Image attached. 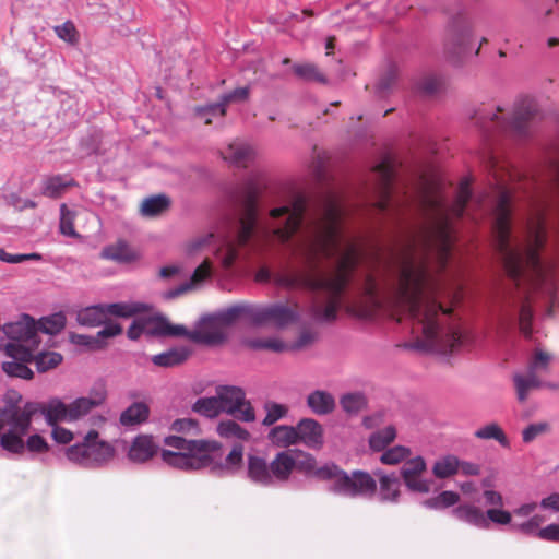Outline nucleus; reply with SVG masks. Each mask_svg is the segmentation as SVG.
<instances>
[{
    "label": "nucleus",
    "instance_id": "obj_43",
    "mask_svg": "<svg viewBox=\"0 0 559 559\" xmlns=\"http://www.w3.org/2000/svg\"><path fill=\"white\" fill-rule=\"evenodd\" d=\"M242 455L243 447L241 444L234 445L229 454L226 456L225 462L221 465L214 466L213 471L219 475L233 474L237 468H239L242 462Z\"/></svg>",
    "mask_w": 559,
    "mask_h": 559
},
{
    "label": "nucleus",
    "instance_id": "obj_35",
    "mask_svg": "<svg viewBox=\"0 0 559 559\" xmlns=\"http://www.w3.org/2000/svg\"><path fill=\"white\" fill-rule=\"evenodd\" d=\"M307 405L317 415H328L334 411L336 402L330 392L316 390L308 394Z\"/></svg>",
    "mask_w": 559,
    "mask_h": 559
},
{
    "label": "nucleus",
    "instance_id": "obj_55",
    "mask_svg": "<svg viewBox=\"0 0 559 559\" xmlns=\"http://www.w3.org/2000/svg\"><path fill=\"white\" fill-rule=\"evenodd\" d=\"M341 406L347 414H357L366 405V399L362 393H346L340 400Z\"/></svg>",
    "mask_w": 559,
    "mask_h": 559
},
{
    "label": "nucleus",
    "instance_id": "obj_34",
    "mask_svg": "<svg viewBox=\"0 0 559 559\" xmlns=\"http://www.w3.org/2000/svg\"><path fill=\"white\" fill-rule=\"evenodd\" d=\"M191 350L186 346L169 348L160 354L154 355L151 361L158 367L170 368L185 362L190 356Z\"/></svg>",
    "mask_w": 559,
    "mask_h": 559
},
{
    "label": "nucleus",
    "instance_id": "obj_16",
    "mask_svg": "<svg viewBox=\"0 0 559 559\" xmlns=\"http://www.w3.org/2000/svg\"><path fill=\"white\" fill-rule=\"evenodd\" d=\"M213 453H187L174 452L171 450L162 451V460L169 466L183 469L195 471L209 466L212 463Z\"/></svg>",
    "mask_w": 559,
    "mask_h": 559
},
{
    "label": "nucleus",
    "instance_id": "obj_38",
    "mask_svg": "<svg viewBox=\"0 0 559 559\" xmlns=\"http://www.w3.org/2000/svg\"><path fill=\"white\" fill-rule=\"evenodd\" d=\"M170 199L166 194H155L145 198L140 206V213L144 217H155L170 207Z\"/></svg>",
    "mask_w": 559,
    "mask_h": 559
},
{
    "label": "nucleus",
    "instance_id": "obj_27",
    "mask_svg": "<svg viewBox=\"0 0 559 559\" xmlns=\"http://www.w3.org/2000/svg\"><path fill=\"white\" fill-rule=\"evenodd\" d=\"M296 467L295 455L290 451H283L275 455L270 463L272 484L286 481Z\"/></svg>",
    "mask_w": 559,
    "mask_h": 559
},
{
    "label": "nucleus",
    "instance_id": "obj_58",
    "mask_svg": "<svg viewBox=\"0 0 559 559\" xmlns=\"http://www.w3.org/2000/svg\"><path fill=\"white\" fill-rule=\"evenodd\" d=\"M486 519L488 523V528L490 527L491 523L498 524V525H510L513 524L515 521H512V512L503 510L502 507L500 508H489L486 511Z\"/></svg>",
    "mask_w": 559,
    "mask_h": 559
},
{
    "label": "nucleus",
    "instance_id": "obj_11",
    "mask_svg": "<svg viewBox=\"0 0 559 559\" xmlns=\"http://www.w3.org/2000/svg\"><path fill=\"white\" fill-rule=\"evenodd\" d=\"M173 336H185L198 344L219 345L227 340V332L217 314L213 313L203 317L192 331L186 328L185 333Z\"/></svg>",
    "mask_w": 559,
    "mask_h": 559
},
{
    "label": "nucleus",
    "instance_id": "obj_20",
    "mask_svg": "<svg viewBox=\"0 0 559 559\" xmlns=\"http://www.w3.org/2000/svg\"><path fill=\"white\" fill-rule=\"evenodd\" d=\"M224 160L236 167H248L253 163L257 152L247 141L236 139L231 141L222 152Z\"/></svg>",
    "mask_w": 559,
    "mask_h": 559
},
{
    "label": "nucleus",
    "instance_id": "obj_10",
    "mask_svg": "<svg viewBox=\"0 0 559 559\" xmlns=\"http://www.w3.org/2000/svg\"><path fill=\"white\" fill-rule=\"evenodd\" d=\"M217 397L223 412L231 415L238 420L251 423L255 419L254 409L241 388L226 385L217 390Z\"/></svg>",
    "mask_w": 559,
    "mask_h": 559
},
{
    "label": "nucleus",
    "instance_id": "obj_51",
    "mask_svg": "<svg viewBox=\"0 0 559 559\" xmlns=\"http://www.w3.org/2000/svg\"><path fill=\"white\" fill-rule=\"evenodd\" d=\"M217 432L223 438H233L238 440H248L250 433L234 420H223L217 426Z\"/></svg>",
    "mask_w": 559,
    "mask_h": 559
},
{
    "label": "nucleus",
    "instance_id": "obj_24",
    "mask_svg": "<svg viewBox=\"0 0 559 559\" xmlns=\"http://www.w3.org/2000/svg\"><path fill=\"white\" fill-rule=\"evenodd\" d=\"M212 264L206 259L200 264L191 275L190 281L183 282L175 288L168 289L163 294V297L167 300L177 298L189 290L193 289L198 285H201L204 281L211 277Z\"/></svg>",
    "mask_w": 559,
    "mask_h": 559
},
{
    "label": "nucleus",
    "instance_id": "obj_15",
    "mask_svg": "<svg viewBox=\"0 0 559 559\" xmlns=\"http://www.w3.org/2000/svg\"><path fill=\"white\" fill-rule=\"evenodd\" d=\"M373 174L378 180L379 198L376 201V206L379 211H389L393 204V180L394 171L389 160H382L373 168Z\"/></svg>",
    "mask_w": 559,
    "mask_h": 559
},
{
    "label": "nucleus",
    "instance_id": "obj_45",
    "mask_svg": "<svg viewBox=\"0 0 559 559\" xmlns=\"http://www.w3.org/2000/svg\"><path fill=\"white\" fill-rule=\"evenodd\" d=\"M66 316L62 312H56L43 317L37 323L38 333L43 332L49 335L58 334L66 326Z\"/></svg>",
    "mask_w": 559,
    "mask_h": 559
},
{
    "label": "nucleus",
    "instance_id": "obj_29",
    "mask_svg": "<svg viewBox=\"0 0 559 559\" xmlns=\"http://www.w3.org/2000/svg\"><path fill=\"white\" fill-rule=\"evenodd\" d=\"M247 475L248 478L254 484L261 486L273 485L270 464L263 457L257 455L248 456Z\"/></svg>",
    "mask_w": 559,
    "mask_h": 559
},
{
    "label": "nucleus",
    "instance_id": "obj_62",
    "mask_svg": "<svg viewBox=\"0 0 559 559\" xmlns=\"http://www.w3.org/2000/svg\"><path fill=\"white\" fill-rule=\"evenodd\" d=\"M171 430L175 432L182 433H193L197 435L199 432L198 423L192 418H180L176 419L171 424Z\"/></svg>",
    "mask_w": 559,
    "mask_h": 559
},
{
    "label": "nucleus",
    "instance_id": "obj_60",
    "mask_svg": "<svg viewBox=\"0 0 559 559\" xmlns=\"http://www.w3.org/2000/svg\"><path fill=\"white\" fill-rule=\"evenodd\" d=\"M397 78V68L390 64L377 84V92L380 96L391 91Z\"/></svg>",
    "mask_w": 559,
    "mask_h": 559
},
{
    "label": "nucleus",
    "instance_id": "obj_64",
    "mask_svg": "<svg viewBox=\"0 0 559 559\" xmlns=\"http://www.w3.org/2000/svg\"><path fill=\"white\" fill-rule=\"evenodd\" d=\"M547 430L548 424L546 423L531 424L522 431L523 442L530 443Z\"/></svg>",
    "mask_w": 559,
    "mask_h": 559
},
{
    "label": "nucleus",
    "instance_id": "obj_57",
    "mask_svg": "<svg viewBox=\"0 0 559 559\" xmlns=\"http://www.w3.org/2000/svg\"><path fill=\"white\" fill-rule=\"evenodd\" d=\"M215 313L217 314L218 320H221L225 328H227L237 321L242 320V302L234 304Z\"/></svg>",
    "mask_w": 559,
    "mask_h": 559
},
{
    "label": "nucleus",
    "instance_id": "obj_49",
    "mask_svg": "<svg viewBox=\"0 0 559 559\" xmlns=\"http://www.w3.org/2000/svg\"><path fill=\"white\" fill-rule=\"evenodd\" d=\"M264 305L242 302V320L253 326L265 325Z\"/></svg>",
    "mask_w": 559,
    "mask_h": 559
},
{
    "label": "nucleus",
    "instance_id": "obj_56",
    "mask_svg": "<svg viewBox=\"0 0 559 559\" xmlns=\"http://www.w3.org/2000/svg\"><path fill=\"white\" fill-rule=\"evenodd\" d=\"M411 455V450L403 445H395L384 451L380 456V462L388 465L399 464Z\"/></svg>",
    "mask_w": 559,
    "mask_h": 559
},
{
    "label": "nucleus",
    "instance_id": "obj_54",
    "mask_svg": "<svg viewBox=\"0 0 559 559\" xmlns=\"http://www.w3.org/2000/svg\"><path fill=\"white\" fill-rule=\"evenodd\" d=\"M75 212L70 210L64 203L60 205V233L67 237L76 238L79 234L74 228Z\"/></svg>",
    "mask_w": 559,
    "mask_h": 559
},
{
    "label": "nucleus",
    "instance_id": "obj_52",
    "mask_svg": "<svg viewBox=\"0 0 559 559\" xmlns=\"http://www.w3.org/2000/svg\"><path fill=\"white\" fill-rule=\"evenodd\" d=\"M545 521L543 515L532 514L526 521L514 522L511 524L513 532L522 533L524 535L536 536L540 528V524Z\"/></svg>",
    "mask_w": 559,
    "mask_h": 559
},
{
    "label": "nucleus",
    "instance_id": "obj_25",
    "mask_svg": "<svg viewBox=\"0 0 559 559\" xmlns=\"http://www.w3.org/2000/svg\"><path fill=\"white\" fill-rule=\"evenodd\" d=\"M297 443L301 442L308 448L318 449L323 444L322 426L314 419H301L296 426Z\"/></svg>",
    "mask_w": 559,
    "mask_h": 559
},
{
    "label": "nucleus",
    "instance_id": "obj_28",
    "mask_svg": "<svg viewBox=\"0 0 559 559\" xmlns=\"http://www.w3.org/2000/svg\"><path fill=\"white\" fill-rule=\"evenodd\" d=\"M379 478V498L383 502L395 503L400 498V477L395 473L386 474L377 469L373 472Z\"/></svg>",
    "mask_w": 559,
    "mask_h": 559
},
{
    "label": "nucleus",
    "instance_id": "obj_5",
    "mask_svg": "<svg viewBox=\"0 0 559 559\" xmlns=\"http://www.w3.org/2000/svg\"><path fill=\"white\" fill-rule=\"evenodd\" d=\"M501 107L496 110H478L475 114V124L485 138L489 139L495 133H510L516 136L527 134L528 121L535 115L536 107L531 98L518 100L512 110V117L504 119L500 116Z\"/></svg>",
    "mask_w": 559,
    "mask_h": 559
},
{
    "label": "nucleus",
    "instance_id": "obj_1",
    "mask_svg": "<svg viewBox=\"0 0 559 559\" xmlns=\"http://www.w3.org/2000/svg\"><path fill=\"white\" fill-rule=\"evenodd\" d=\"M260 190L257 177L246 179L238 188L234 198L240 213L231 230L219 238L215 257L228 270L238 259L240 248L258 252L273 239L287 243L299 231L289 243V250L302 270L273 273L267 266H261L255 273V281H273L286 289L323 292L326 304L313 302L311 314L320 322L334 321L360 258L356 245L341 230L343 206L340 197L331 191L324 192L307 211L306 197L293 191L283 205L271 210L269 223L264 225L259 222Z\"/></svg>",
    "mask_w": 559,
    "mask_h": 559
},
{
    "label": "nucleus",
    "instance_id": "obj_30",
    "mask_svg": "<svg viewBox=\"0 0 559 559\" xmlns=\"http://www.w3.org/2000/svg\"><path fill=\"white\" fill-rule=\"evenodd\" d=\"M102 257L118 263H130L139 259V253L126 240L120 239L116 243L106 246Z\"/></svg>",
    "mask_w": 559,
    "mask_h": 559
},
{
    "label": "nucleus",
    "instance_id": "obj_3",
    "mask_svg": "<svg viewBox=\"0 0 559 559\" xmlns=\"http://www.w3.org/2000/svg\"><path fill=\"white\" fill-rule=\"evenodd\" d=\"M486 212H492L496 247L508 276L520 285L528 272L542 276L543 267L539 249L546 240V223L542 210H537L525 225V238L512 246L511 236V202L512 194L503 185L495 187L491 195L477 201Z\"/></svg>",
    "mask_w": 559,
    "mask_h": 559
},
{
    "label": "nucleus",
    "instance_id": "obj_48",
    "mask_svg": "<svg viewBox=\"0 0 559 559\" xmlns=\"http://www.w3.org/2000/svg\"><path fill=\"white\" fill-rule=\"evenodd\" d=\"M396 437V430L393 426H388L378 430L369 437V445L373 451H383Z\"/></svg>",
    "mask_w": 559,
    "mask_h": 559
},
{
    "label": "nucleus",
    "instance_id": "obj_41",
    "mask_svg": "<svg viewBox=\"0 0 559 559\" xmlns=\"http://www.w3.org/2000/svg\"><path fill=\"white\" fill-rule=\"evenodd\" d=\"M459 468V457L448 454L435 462L432 473L437 478L444 479L457 474Z\"/></svg>",
    "mask_w": 559,
    "mask_h": 559
},
{
    "label": "nucleus",
    "instance_id": "obj_39",
    "mask_svg": "<svg viewBox=\"0 0 559 559\" xmlns=\"http://www.w3.org/2000/svg\"><path fill=\"white\" fill-rule=\"evenodd\" d=\"M150 415L148 406L143 402H134L120 415V424L124 427L144 423Z\"/></svg>",
    "mask_w": 559,
    "mask_h": 559
},
{
    "label": "nucleus",
    "instance_id": "obj_31",
    "mask_svg": "<svg viewBox=\"0 0 559 559\" xmlns=\"http://www.w3.org/2000/svg\"><path fill=\"white\" fill-rule=\"evenodd\" d=\"M41 414L50 426H55L58 421L71 423L69 404L61 399L53 397L40 406Z\"/></svg>",
    "mask_w": 559,
    "mask_h": 559
},
{
    "label": "nucleus",
    "instance_id": "obj_17",
    "mask_svg": "<svg viewBox=\"0 0 559 559\" xmlns=\"http://www.w3.org/2000/svg\"><path fill=\"white\" fill-rule=\"evenodd\" d=\"M106 390L104 385L94 388L90 396L78 397L69 404L70 419L72 421L81 420L90 415L92 411L100 406L106 400Z\"/></svg>",
    "mask_w": 559,
    "mask_h": 559
},
{
    "label": "nucleus",
    "instance_id": "obj_8",
    "mask_svg": "<svg viewBox=\"0 0 559 559\" xmlns=\"http://www.w3.org/2000/svg\"><path fill=\"white\" fill-rule=\"evenodd\" d=\"M479 48L480 45L476 47L474 44L473 31L468 23L456 20L449 25L444 39V55L451 63L460 66L466 59L477 56Z\"/></svg>",
    "mask_w": 559,
    "mask_h": 559
},
{
    "label": "nucleus",
    "instance_id": "obj_23",
    "mask_svg": "<svg viewBox=\"0 0 559 559\" xmlns=\"http://www.w3.org/2000/svg\"><path fill=\"white\" fill-rule=\"evenodd\" d=\"M166 445L176 449V452L214 453L219 449L215 441L188 440L180 436H168L164 439Z\"/></svg>",
    "mask_w": 559,
    "mask_h": 559
},
{
    "label": "nucleus",
    "instance_id": "obj_4",
    "mask_svg": "<svg viewBox=\"0 0 559 559\" xmlns=\"http://www.w3.org/2000/svg\"><path fill=\"white\" fill-rule=\"evenodd\" d=\"M295 468L308 476L328 481L326 490L336 496L346 498L367 497L372 496L377 489V483L369 473L354 471L348 474L334 463L318 466L316 459L310 454H305L300 461L296 460Z\"/></svg>",
    "mask_w": 559,
    "mask_h": 559
},
{
    "label": "nucleus",
    "instance_id": "obj_37",
    "mask_svg": "<svg viewBox=\"0 0 559 559\" xmlns=\"http://www.w3.org/2000/svg\"><path fill=\"white\" fill-rule=\"evenodd\" d=\"M513 382L516 390V397L521 403L526 401L531 390L543 386V382L539 380L538 374L528 370L526 374L515 373L513 376Z\"/></svg>",
    "mask_w": 559,
    "mask_h": 559
},
{
    "label": "nucleus",
    "instance_id": "obj_13",
    "mask_svg": "<svg viewBox=\"0 0 559 559\" xmlns=\"http://www.w3.org/2000/svg\"><path fill=\"white\" fill-rule=\"evenodd\" d=\"M427 465L421 456L404 462L400 474L409 491L416 493H429L431 491L433 480L424 477Z\"/></svg>",
    "mask_w": 559,
    "mask_h": 559
},
{
    "label": "nucleus",
    "instance_id": "obj_59",
    "mask_svg": "<svg viewBox=\"0 0 559 559\" xmlns=\"http://www.w3.org/2000/svg\"><path fill=\"white\" fill-rule=\"evenodd\" d=\"M294 72L297 76L301 78L306 81H317L324 83L326 80L323 74H321L317 67L311 63H304V64H295L294 66Z\"/></svg>",
    "mask_w": 559,
    "mask_h": 559
},
{
    "label": "nucleus",
    "instance_id": "obj_50",
    "mask_svg": "<svg viewBox=\"0 0 559 559\" xmlns=\"http://www.w3.org/2000/svg\"><path fill=\"white\" fill-rule=\"evenodd\" d=\"M216 239L217 236L214 231H209L203 235H199L186 243L185 251L187 255H195L203 251L205 248L215 243Z\"/></svg>",
    "mask_w": 559,
    "mask_h": 559
},
{
    "label": "nucleus",
    "instance_id": "obj_7",
    "mask_svg": "<svg viewBox=\"0 0 559 559\" xmlns=\"http://www.w3.org/2000/svg\"><path fill=\"white\" fill-rule=\"evenodd\" d=\"M115 454L112 445L99 440L98 432L91 429L82 442L69 447L66 455L69 461L84 468H97L109 462Z\"/></svg>",
    "mask_w": 559,
    "mask_h": 559
},
{
    "label": "nucleus",
    "instance_id": "obj_36",
    "mask_svg": "<svg viewBox=\"0 0 559 559\" xmlns=\"http://www.w3.org/2000/svg\"><path fill=\"white\" fill-rule=\"evenodd\" d=\"M76 321L83 326H99L112 323L107 321L106 312L103 304L90 306L81 309L76 314Z\"/></svg>",
    "mask_w": 559,
    "mask_h": 559
},
{
    "label": "nucleus",
    "instance_id": "obj_63",
    "mask_svg": "<svg viewBox=\"0 0 559 559\" xmlns=\"http://www.w3.org/2000/svg\"><path fill=\"white\" fill-rule=\"evenodd\" d=\"M55 32L60 39L67 43L73 44L76 41L75 26L70 21H67L61 25L55 26Z\"/></svg>",
    "mask_w": 559,
    "mask_h": 559
},
{
    "label": "nucleus",
    "instance_id": "obj_40",
    "mask_svg": "<svg viewBox=\"0 0 559 559\" xmlns=\"http://www.w3.org/2000/svg\"><path fill=\"white\" fill-rule=\"evenodd\" d=\"M267 438L277 447L286 448L297 444L296 427L285 425L276 426L270 430Z\"/></svg>",
    "mask_w": 559,
    "mask_h": 559
},
{
    "label": "nucleus",
    "instance_id": "obj_42",
    "mask_svg": "<svg viewBox=\"0 0 559 559\" xmlns=\"http://www.w3.org/2000/svg\"><path fill=\"white\" fill-rule=\"evenodd\" d=\"M474 436L481 440H496L502 448H510V441L506 436L502 428L496 424L490 423L474 432Z\"/></svg>",
    "mask_w": 559,
    "mask_h": 559
},
{
    "label": "nucleus",
    "instance_id": "obj_53",
    "mask_svg": "<svg viewBox=\"0 0 559 559\" xmlns=\"http://www.w3.org/2000/svg\"><path fill=\"white\" fill-rule=\"evenodd\" d=\"M264 411L266 415L262 420L263 426H272L288 414V407L286 405L273 401H266L264 403Z\"/></svg>",
    "mask_w": 559,
    "mask_h": 559
},
{
    "label": "nucleus",
    "instance_id": "obj_9",
    "mask_svg": "<svg viewBox=\"0 0 559 559\" xmlns=\"http://www.w3.org/2000/svg\"><path fill=\"white\" fill-rule=\"evenodd\" d=\"M8 337L5 344H13L17 348H27L37 352L41 342L36 321L28 314H23L16 322L7 323L2 328Z\"/></svg>",
    "mask_w": 559,
    "mask_h": 559
},
{
    "label": "nucleus",
    "instance_id": "obj_18",
    "mask_svg": "<svg viewBox=\"0 0 559 559\" xmlns=\"http://www.w3.org/2000/svg\"><path fill=\"white\" fill-rule=\"evenodd\" d=\"M122 333V326L119 323L106 324L96 335L76 334L70 335V341L79 346H84L90 350H100L106 347V338L115 337Z\"/></svg>",
    "mask_w": 559,
    "mask_h": 559
},
{
    "label": "nucleus",
    "instance_id": "obj_44",
    "mask_svg": "<svg viewBox=\"0 0 559 559\" xmlns=\"http://www.w3.org/2000/svg\"><path fill=\"white\" fill-rule=\"evenodd\" d=\"M62 355L57 352H33V361L38 372L57 368L62 362Z\"/></svg>",
    "mask_w": 559,
    "mask_h": 559
},
{
    "label": "nucleus",
    "instance_id": "obj_14",
    "mask_svg": "<svg viewBox=\"0 0 559 559\" xmlns=\"http://www.w3.org/2000/svg\"><path fill=\"white\" fill-rule=\"evenodd\" d=\"M3 346L7 356L12 358L11 361L2 364V370L10 377L31 380L34 377L33 370L27 362L33 361V350L27 348H17L13 344H0Z\"/></svg>",
    "mask_w": 559,
    "mask_h": 559
},
{
    "label": "nucleus",
    "instance_id": "obj_26",
    "mask_svg": "<svg viewBox=\"0 0 559 559\" xmlns=\"http://www.w3.org/2000/svg\"><path fill=\"white\" fill-rule=\"evenodd\" d=\"M532 319H533V311L531 304L528 301V298L521 297L514 305L513 310L511 313L508 314V318L506 319L508 323L513 324L515 321H518L519 328L522 332V334L525 337H530L532 335Z\"/></svg>",
    "mask_w": 559,
    "mask_h": 559
},
{
    "label": "nucleus",
    "instance_id": "obj_47",
    "mask_svg": "<svg viewBox=\"0 0 559 559\" xmlns=\"http://www.w3.org/2000/svg\"><path fill=\"white\" fill-rule=\"evenodd\" d=\"M193 411L207 418H214L223 412L221 402L216 396L198 399L193 404Z\"/></svg>",
    "mask_w": 559,
    "mask_h": 559
},
{
    "label": "nucleus",
    "instance_id": "obj_22",
    "mask_svg": "<svg viewBox=\"0 0 559 559\" xmlns=\"http://www.w3.org/2000/svg\"><path fill=\"white\" fill-rule=\"evenodd\" d=\"M159 444L148 435L136 436L129 449L128 459L133 463H145L157 454Z\"/></svg>",
    "mask_w": 559,
    "mask_h": 559
},
{
    "label": "nucleus",
    "instance_id": "obj_6",
    "mask_svg": "<svg viewBox=\"0 0 559 559\" xmlns=\"http://www.w3.org/2000/svg\"><path fill=\"white\" fill-rule=\"evenodd\" d=\"M37 405L26 403L23 407L9 406L0 409V445L3 450L21 454L24 452L23 437L28 432Z\"/></svg>",
    "mask_w": 559,
    "mask_h": 559
},
{
    "label": "nucleus",
    "instance_id": "obj_46",
    "mask_svg": "<svg viewBox=\"0 0 559 559\" xmlns=\"http://www.w3.org/2000/svg\"><path fill=\"white\" fill-rule=\"evenodd\" d=\"M106 312V318L109 316L118 318H130L139 313L143 309L142 304H128V302H112L103 304Z\"/></svg>",
    "mask_w": 559,
    "mask_h": 559
},
{
    "label": "nucleus",
    "instance_id": "obj_61",
    "mask_svg": "<svg viewBox=\"0 0 559 559\" xmlns=\"http://www.w3.org/2000/svg\"><path fill=\"white\" fill-rule=\"evenodd\" d=\"M444 85V81L438 75L425 76L418 84V90L426 95H433L441 91Z\"/></svg>",
    "mask_w": 559,
    "mask_h": 559
},
{
    "label": "nucleus",
    "instance_id": "obj_21",
    "mask_svg": "<svg viewBox=\"0 0 559 559\" xmlns=\"http://www.w3.org/2000/svg\"><path fill=\"white\" fill-rule=\"evenodd\" d=\"M265 325H273L277 329H284L289 324L296 323L300 316L297 308L289 307L283 302H273L264 305Z\"/></svg>",
    "mask_w": 559,
    "mask_h": 559
},
{
    "label": "nucleus",
    "instance_id": "obj_32",
    "mask_svg": "<svg viewBox=\"0 0 559 559\" xmlns=\"http://www.w3.org/2000/svg\"><path fill=\"white\" fill-rule=\"evenodd\" d=\"M75 181L68 175H53L43 179L41 194L50 198H60L67 188L75 186Z\"/></svg>",
    "mask_w": 559,
    "mask_h": 559
},
{
    "label": "nucleus",
    "instance_id": "obj_33",
    "mask_svg": "<svg viewBox=\"0 0 559 559\" xmlns=\"http://www.w3.org/2000/svg\"><path fill=\"white\" fill-rule=\"evenodd\" d=\"M453 515L469 525L477 528L488 530L486 512L474 504H461L453 509Z\"/></svg>",
    "mask_w": 559,
    "mask_h": 559
},
{
    "label": "nucleus",
    "instance_id": "obj_2",
    "mask_svg": "<svg viewBox=\"0 0 559 559\" xmlns=\"http://www.w3.org/2000/svg\"><path fill=\"white\" fill-rule=\"evenodd\" d=\"M471 200L467 178L460 183L451 206L435 186L423 178L416 198L423 223L399 250L390 253L386 298L397 313L411 321L412 333L418 337L412 348L447 354L461 344L459 329L449 323L451 309L437 300L439 282L429 264L433 261L439 270L445 267L453 241L452 221L468 212Z\"/></svg>",
    "mask_w": 559,
    "mask_h": 559
},
{
    "label": "nucleus",
    "instance_id": "obj_12",
    "mask_svg": "<svg viewBox=\"0 0 559 559\" xmlns=\"http://www.w3.org/2000/svg\"><path fill=\"white\" fill-rule=\"evenodd\" d=\"M186 326L181 324H171L165 317H155L152 319H136L127 331L130 340L135 341L142 334L148 336H173V334H182Z\"/></svg>",
    "mask_w": 559,
    "mask_h": 559
},
{
    "label": "nucleus",
    "instance_id": "obj_19",
    "mask_svg": "<svg viewBox=\"0 0 559 559\" xmlns=\"http://www.w3.org/2000/svg\"><path fill=\"white\" fill-rule=\"evenodd\" d=\"M249 86L237 87L234 91L224 93L217 103L198 109L200 116L205 119V123H211L209 116L223 117L226 114V106L230 103H241L249 97Z\"/></svg>",
    "mask_w": 559,
    "mask_h": 559
}]
</instances>
